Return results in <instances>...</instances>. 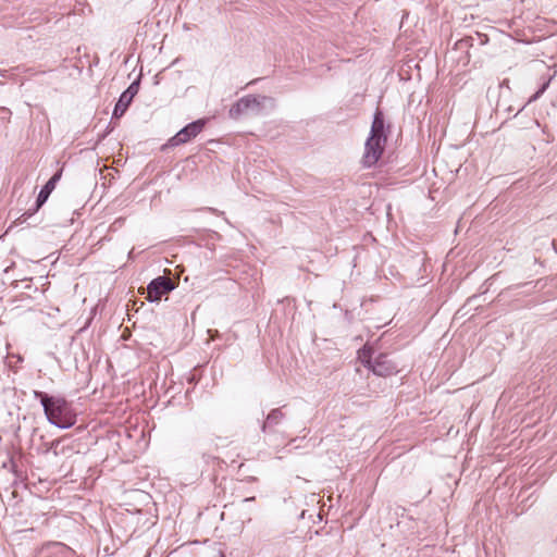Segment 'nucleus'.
<instances>
[{
  "label": "nucleus",
  "instance_id": "nucleus-1",
  "mask_svg": "<svg viewBox=\"0 0 557 557\" xmlns=\"http://www.w3.org/2000/svg\"><path fill=\"white\" fill-rule=\"evenodd\" d=\"M33 395L40 401L45 416L52 425L70 429L76 423V414L64 397L51 396L41 391H34Z\"/></svg>",
  "mask_w": 557,
  "mask_h": 557
},
{
  "label": "nucleus",
  "instance_id": "nucleus-2",
  "mask_svg": "<svg viewBox=\"0 0 557 557\" xmlns=\"http://www.w3.org/2000/svg\"><path fill=\"white\" fill-rule=\"evenodd\" d=\"M274 107V99L267 96L247 95L238 99L230 109L231 119L237 120L243 115H260L263 112L265 103Z\"/></svg>",
  "mask_w": 557,
  "mask_h": 557
},
{
  "label": "nucleus",
  "instance_id": "nucleus-3",
  "mask_svg": "<svg viewBox=\"0 0 557 557\" xmlns=\"http://www.w3.org/2000/svg\"><path fill=\"white\" fill-rule=\"evenodd\" d=\"M360 358L364 367L370 369L375 375L388 376L397 372V366L393 360L384 354H380L373 361L371 360L370 350L366 347L360 351Z\"/></svg>",
  "mask_w": 557,
  "mask_h": 557
},
{
  "label": "nucleus",
  "instance_id": "nucleus-4",
  "mask_svg": "<svg viewBox=\"0 0 557 557\" xmlns=\"http://www.w3.org/2000/svg\"><path fill=\"white\" fill-rule=\"evenodd\" d=\"M205 125L206 120L203 119H199L187 124L168 140L166 146L177 147L189 143L191 139L196 138L202 132Z\"/></svg>",
  "mask_w": 557,
  "mask_h": 557
},
{
  "label": "nucleus",
  "instance_id": "nucleus-5",
  "mask_svg": "<svg viewBox=\"0 0 557 557\" xmlns=\"http://www.w3.org/2000/svg\"><path fill=\"white\" fill-rule=\"evenodd\" d=\"M386 140V138L368 137L362 157V163L366 168H371L379 161L384 151Z\"/></svg>",
  "mask_w": 557,
  "mask_h": 557
},
{
  "label": "nucleus",
  "instance_id": "nucleus-6",
  "mask_svg": "<svg viewBox=\"0 0 557 557\" xmlns=\"http://www.w3.org/2000/svg\"><path fill=\"white\" fill-rule=\"evenodd\" d=\"M62 176V170L54 173L50 180L42 186L40 189L38 197L36 199V206L33 210H28L25 213H23L18 219H16L15 223H23L25 222L29 216L34 214L49 198L52 190L55 188L57 183L60 181Z\"/></svg>",
  "mask_w": 557,
  "mask_h": 557
},
{
  "label": "nucleus",
  "instance_id": "nucleus-7",
  "mask_svg": "<svg viewBox=\"0 0 557 557\" xmlns=\"http://www.w3.org/2000/svg\"><path fill=\"white\" fill-rule=\"evenodd\" d=\"M174 288L175 284L170 277L158 276L148 284L146 299L150 302L158 301Z\"/></svg>",
  "mask_w": 557,
  "mask_h": 557
},
{
  "label": "nucleus",
  "instance_id": "nucleus-8",
  "mask_svg": "<svg viewBox=\"0 0 557 557\" xmlns=\"http://www.w3.org/2000/svg\"><path fill=\"white\" fill-rule=\"evenodd\" d=\"M139 81L133 82L128 88L122 92L113 110V117H121L128 106L132 103L133 98L138 94Z\"/></svg>",
  "mask_w": 557,
  "mask_h": 557
},
{
  "label": "nucleus",
  "instance_id": "nucleus-9",
  "mask_svg": "<svg viewBox=\"0 0 557 557\" xmlns=\"http://www.w3.org/2000/svg\"><path fill=\"white\" fill-rule=\"evenodd\" d=\"M284 419H285V413L282 411L281 408L272 409L268 413V416L261 426V431L263 433L274 431L275 426L281 424Z\"/></svg>",
  "mask_w": 557,
  "mask_h": 557
},
{
  "label": "nucleus",
  "instance_id": "nucleus-10",
  "mask_svg": "<svg viewBox=\"0 0 557 557\" xmlns=\"http://www.w3.org/2000/svg\"><path fill=\"white\" fill-rule=\"evenodd\" d=\"M370 137H380V138H386L387 136L385 134V120L384 114L381 110H376L373 116L371 131H370Z\"/></svg>",
  "mask_w": 557,
  "mask_h": 557
},
{
  "label": "nucleus",
  "instance_id": "nucleus-11",
  "mask_svg": "<svg viewBox=\"0 0 557 557\" xmlns=\"http://www.w3.org/2000/svg\"><path fill=\"white\" fill-rule=\"evenodd\" d=\"M48 548H52L54 554H70V548L61 543H52L48 546Z\"/></svg>",
  "mask_w": 557,
  "mask_h": 557
},
{
  "label": "nucleus",
  "instance_id": "nucleus-12",
  "mask_svg": "<svg viewBox=\"0 0 557 557\" xmlns=\"http://www.w3.org/2000/svg\"><path fill=\"white\" fill-rule=\"evenodd\" d=\"M548 86V82L545 83L534 95L533 97L531 98V100H536L547 88Z\"/></svg>",
  "mask_w": 557,
  "mask_h": 557
},
{
  "label": "nucleus",
  "instance_id": "nucleus-13",
  "mask_svg": "<svg viewBox=\"0 0 557 557\" xmlns=\"http://www.w3.org/2000/svg\"><path fill=\"white\" fill-rule=\"evenodd\" d=\"M255 499H256V497H255V496H251V497H247V498H245L243 502L251 503V502H253Z\"/></svg>",
  "mask_w": 557,
  "mask_h": 557
},
{
  "label": "nucleus",
  "instance_id": "nucleus-14",
  "mask_svg": "<svg viewBox=\"0 0 557 557\" xmlns=\"http://www.w3.org/2000/svg\"><path fill=\"white\" fill-rule=\"evenodd\" d=\"M209 211H211V212H213V213H216V212H218V210L212 209V208H209Z\"/></svg>",
  "mask_w": 557,
  "mask_h": 557
},
{
  "label": "nucleus",
  "instance_id": "nucleus-15",
  "mask_svg": "<svg viewBox=\"0 0 557 557\" xmlns=\"http://www.w3.org/2000/svg\"><path fill=\"white\" fill-rule=\"evenodd\" d=\"M219 557H225V555L223 553H220Z\"/></svg>",
  "mask_w": 557,
  "mask_h": 557
}]
</instances>
